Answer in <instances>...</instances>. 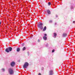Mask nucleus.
I'll list each match as a JSON object with an SVG mask.
<instances>
[{
    "label": "nucleus",
    "mask_w": 75,
    "mask_h": 75,
    "mask_svg": "<svg viewBox=\"0 0 75 75\" xmlns=\"http://www.w3.org/2000/svg\"><path fill=\"white\" fill-rule=\"evenodd\" d=\"M8 72L10 74L12 75L14 74V70L12 68H9L8 69Z\"/></svg>",
    "instance_id": "nucleus-1"
},
{
    "label": "nucleus",
    "mask_w": 75,
    "mask_h": 75,
    "mask_svg": "<svg viewBox=\"0 0 75 75\" xmlns=\"http://www.w3.org/2000/svg\"><path fill=\"white\" fill-rule=\"evenodd\" d=\"M29 65V64L28 62H25L23 66V68L24 69L27 68V67Z\"/></svg>",
    "instance_id": "nucleus-2"
},
{
    "label": "nucleus",
    "mask_w": 75,
    "mask_h": 75,
    "mask_svg": "<svg viewBox=\"0 0 75 75\" xmlns=\"http://www.w3.org/2000/svg\"><path fill=\"white\" fill-rule=\"evenodd\" d=\"M43 24L42 23H40L38 25V27L40 28L41 30L43 29V27H42Z\"/></svg>",
    "instance_id": "nucleus-3"
},
{
    "label": "nucleus",
    "mask_w": 75,
    "mask_h": 75,
    "mask_svg": "<svg viewBox=\"0 0 75 75\" xmlns=\"http://www.w3.org/2000/svg\"><path fill=\"white\" fill-rule=\"evenodd\" d=\"M15 64H16L14 62H12L11 63V65L12 67H14Z\"/></svg>",
    "instance_id": "nucleus-4"
},
{
    "label": "nucleus",
    "mask_w": 75,
    "mask_h": 75,
    "mask_svg": "<svg viewBox=\"0 0 75 75\" xmlns=\"http://www.w3.org/2000/svg\"><path fill=\"white\" fill-rule=\"evenodd\" d=\"M50 75H52V74H54V72H53V70H50L49 71Z\"/></svg>",
    "instance_id": "nucleus-5"
},
{
    "label": "nucleus",
    "mask_w": 75,
    "mask_h": 75,
    "mask_svg": "<svg viewBox=\"0 0 75 75\" xmlns=\"http://www.w3.org/2000/svg\"><path fill=\"white\" fill-rule=\"evenodd\" d=\"M67 35V34L66 33H64L63 34V37H66Z\"/></svg>",
    "instance_id": "nucleus-6"
},
{
    "label": "nucleus",
    "mask_w": 75,
    "mask_h": 75,
    "mask_svg": "<svg viewBox=\"0 0 75 75\" xmlns=\"http://www.w3.org/2000/svg\"><path fill=\"white\" fill-rule=\"evenodd\" d=\"M46 29H47V27H46V26H45L43 29V31H45L46 30Z\"/></svg>",
    "instance_id": "nucleus-7"
},
{
    "label": "nucleus",
    "mask_w": 75,
    "mask_h": 75,
    "mask_svg": "<svg viewBox=\"0 0 75 75\" xmlns=\"http://www.w3.org/2000/svg\"><path fill=\"white\" fill-rule=\"evenodd\" d=\"M47 12L49 14H51V11H50L49 10H47Z\"/></svg>",
    "instance_id": "nucleus-8"
},
{
    "label": "nucleus",
    "mask_w": 75,
    "mask_h": 75,
    "mask_svg": "<svg viewBox=\"0 0 75 75\" xmlns=\"http://www.w3.org/2000/svg\"><path fill=\"white\" fill-rule=\"evenodd\" d=\"M9 50V51H11L12 48L11 47H9L8 48Z\"/></svg>",
    "instance_id": "nucleus-9"
},
{
    "label": "nucleus",
    "mask_w": 75,
    "mask_h": 75,
    "mask_svg": "<svg viewBox=\"0 0 75 75\" xmlns=\"http://www.w3.org/2000/svg\"><path fill=\"white\" fill-rule=\"evenodd\" d=\"M20 51V48H17V52H19V51Z\"/></svg>",
    "instance_id": "nucleus-10"
},
{
    "label": "nucleus",
    "mask_w": 75,
    "mask_h": 75,
    "mask_svg": "<svg viewBox=\"0 0 75 75\" xmlns=\"http://www.w3.org/2000/svg\"><path fill=\"white\" fill-rule=\"evenodd\" d=\"M6 51L7 52H9V50L8 48L6 49Z\"/></svg>",
    "instance_id": "nucleus-11"
},
{
    "label": "nucleus",
    "mask_w": 75,
    "mask_h": 75,
    "mask_svg": "<svg viewBox=\"0 0 75 75\" xmlns=\"http://www.w3.org/2000/svg\"><path fill=\"white\" fill-rule=\"evenodd\" d=\"M54 37H56V36L57 35V34L55 33H54Z\"/></svg>",
    "instance_id": "nucleus-12"
},
{
    "label": "nucleus",
    "mask_w": 75,
    "mask_h": 75,
    "mask_svg": "<svg viewBox=\"0 0 75 75\" xmlns=\"http://www.w3.org/2000/svg\"><path fill=\"white\" fill-rule=\"evenodd\" d=\"M43 39L44 40H47V38H43Z\"/></svg>",
    "instance_id": "nucleus-13"
},
{
    "label": "nucleus",
    "mask_w": 75,
    "mask_h": 75,
    "mask_svg": "<svg viewBox=\"0 0 75 75\" xmlns=\"http://www.w3.org/2000/svg\"><path fill=\"white\" fill-rule=\"evenodd\" d=\"M25 50V47H24L23 48V51H24V50Z\"/></svg>",
    "instance_id": "nucleus-14"
},
{
    "label": "nucleus",
    "mask_w": 75,
    "mask_h": 75,
    "mask_svg": "<svg viewBox=\"0 0 75 75\" xmlns=\"http://www.w3.org/2000/svg\"><path fill=\"white\" fill-rule=\"evenodd\" d=\"M51 5V2H49L48 3V6H50Z\"/></svg>",
    "instance_id": "nucleus-15"
},
{
    "label": "nucleus",
    "mask_w": 75,
    "mask_h": 75,
    "mask_svg": "<svg viewBox=\"0 0 75 75\" xmlns=\"http://www.w3.org/2000/svg\"><path fill=\"white\" fill-rule=\"evenodd\" d=\"M5 71V70L4 69H2V71L3 72H4V71Z\"/></svg>",
    "instance_id": "nucleus-16"
},
{
    "label": "nucleus",
    "mask_w": 75,
    "mask_h": 75,
    "mask_svg": "<svg viewBox=\"0 0 75 75\" xmlns=\"http://www.w3.org/2000/svg\"><path fill=\"white\" fill-rule=\"evenodd\" d=\"M46 47H48V44H46Z\"/></svg>",
    "instance_id": "nucleus-17"
},
{
    "label": "nucleus",
    "mask_w": 75,
    "mask_h": 75,
    "mask_svg": "<svg viewBox=\"0 0 75 75\" xmlns=\"http://www.w3.org/2000/svg\"><path fill=\"white\" fill-rule=\"evenodd\" d=\"M55 51V50H53L52 51V52H54Z\"/></svg>",
    "instance_id": "nucleus-18"
},
{
    "label": "nucleus",
    "mask_w": 75,
    "mask_h": 75,
    "mask_svg": "<svg viewBox=\"0 0 75 75\" xmlns=\"http://www.w3.org/2000/svg\"><path fill=\"white\" fill-rule=\"evenodd\" d=\"M28 55H30V54H29V52H28Z\"/></svg>",
    "instance_id": "nucleus-19"
},
{
    "label": "nucleus",
    "mask_w": 75,
    "mask_h": 75,
    "mask_svg": "<svg viewBox=\"0 0 75 75\" xmlns=\"http://www.w3.org/2000/svg\"><path fill=\"white\" fill-rule=\"evenodd\" d=\"M38 42H40V40L38 39Z\"/></svg>",
    "instance_id": "nucleus-20"
},
{
    "label": "nucleus",
    "mask_w": 75,
    "mask_h": 75,
    "mask_svg": "<svg viewBox=\"0 0 75 75\" xmlns=\"http://www.w3.org/2000/svg\"><path fill=\"white\" fill-rule=\"evenodd\" d=\"M24 43H23L22 44V46H24Z\"/></svg>",
    "instance_id": "nucleus-21"
},
{
    "label": "nucleus",
    "mask_w": 75,
    "mask_h": 75,
    "mask_svg": "<svg viewBox=\"0 0 75 75\" xmlns=\"http://www.w3.org/2000/svg\"><path fill=\"white\" fill-rule=\"evenodd\" d=\"M52 20L50 21V23H52Z\"/></svg>",
    "instance_id": "nucleus-22"
},
{
    "label": "nucleus",
    "mask_w": 75,
    "mask_h": 75,
    "mask_svg": "<svg viewBox=\"0 0 75 75\" xmlns=\"http://www.w3.org/2000/svg\"><path fill=\"white\" fill-rule=\"evenodd\" d=\"M43 38H47V37L44 36L43 37Z\"/></svg>",
    "instance_id": "nucleus-23"
},
{
    "label": "nucleus",
    "mask_w": 75,
    "mask_h": 75,
    "mask_svg": "<svg viewBox=\"0 0 75 75\" xmlns=\"http://www.w3.org/2000/svg\"><path fill=\"white\" fill-rule=\"evenodd\" d=\"M38 75H41V73H39V74H38Z\"/></svg>",
    "instance_id": "nucleus-24"
},
{
    "label": "nucleus",
    "mask_w": 75,
    "mask_h": 75,
    "mask_svg": "<svg viewBox=\"0 0 75 75\" xmlns=\"http://www.w3.org/2000/svg\"><path fill=\"white\" fill-rule=\"evenodd\" d=\"M1 24V22L0 21V25Z\"/></svg>",
    "instance_id": "nucleus-25"
},
{
    "label": "nucleus",
    "mask_w": 75,
    "mask_h": 75,
    "mask_svg": "<svg viewBox=\"0 0 75 75\" xmlns=\"http://www.w3.org/2000/svg\"><path fill=\"white\" fill-rule=\"evenodd\" d=\"M45 36H47V35H46V34H45Z\"/></svg>",
    "instance_id": "nucleus-26"
},
{
    "label": "nucleus",
    "mask_w": 75,
    "mask_h": 75,
    "mask_svg": "<svg viewBox=\"0 0 75 75\" xmlns=\"http://www.w3.org/2000/svg\"><path fill=\"white\" fill-rule=\"evenodd\" d=\"M73 23H75V21H73Z\"/></svg>",
    "instance_id": "nucleus-27"
},
{
    "label": "nucleus",
    "mask_w": 75,
    "mask_h": 75,
    "mask_svg": "<svg viewBox=\"0 0 75 75\" xmlns=\"http://www.w3.org/2000/svg\"><path fill=\"white\" fill-rule=\"evenodd\" d=\"M56 16L57 17H58V15H56Z\"/></svg>",
    "instance_id": "nucleus-28"
},
{
    "label": "nucleus",
    "mask_w": 75,
    "mask_h": 75,
    "mask_svg": "<svg viewBox=\"0 0 75 75\" xmlns=\"http://www.w3.org/2000/svg\"><path fill=\"white\" fill-rule=\"evenodd\" d=\"M30 38H33V37L31 36V37H30Z\"/></svg>",
    "instance_id": "nucleus-29"
},
{
    "label": "nucleus",
    "mask_w": 75,
    "mask_h": 75,
    "mask_svg": "<svg viewBox=\"0 0 75 75\" xmlns=\"http://www.w3.org/2000/svg\"><path fill=\"white\" fill-rule=\"evenodd\" d=\"M55 25L57 24V23H55Z\"/></svg>",
    "instance_id": "nucleus-30"
},
{
    "label": "nucleus",
    "mask_w": 75,
    "mask_h": 75,
    "mask_svg": "<svg viewBox=\"0 0 75 75\" xmlns=\"http://www.w3.org/2000/svg\"><path fill=\"white\" fill-rule=\"evenodd\" d=\"M71 8H72V7H71Z\"/></svg>",
    "instance_id": "nucleus-31"
},
{
    "label": "nucleus",
    "mask_w": 75,
    "mask_h": 75,
    "mask_svg": "<svg viewBox=\"0 0 75 75\" xmlns=\"http://www.w3.org/2000/svg\"><path fill=\"white\" fill-rule=\"evenodd\" d=\"M19 62H20V61H19Z\"/></svg>",
    "instance_id": "nucleus-32"
},
{
    "label": "nucleus",
    "mask_w": 75,
    "mask_h": 75,
    "mask_svg": "<svg viewBox=\"0 0 75 75\" xmlns=\"http://www.w3.org/2000/svg\"><path fill=\"white\" fill-rule=\"evenodd\" d=\"M42 68V69H43V68Z\"/></svg>",
    "instance_id": "nucleus-33"
}]
</instances>
